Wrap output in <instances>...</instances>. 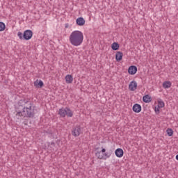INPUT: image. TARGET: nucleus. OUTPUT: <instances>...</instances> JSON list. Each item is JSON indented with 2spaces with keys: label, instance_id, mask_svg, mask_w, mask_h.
<instances>
[{
  "label": "nucleus",
  "instance_id": "obj_12",
  "mask_svg": "<svg viewBox=\"0 0 178 178\" xmlns=\"http://www.w3.org/2000/svg\"><path fill=\"white\" fill-rule=\"evenodd\" d=\"M122 59H123V52L117 51L115 54V60H117V62H120Z\"/></svg>",
  "mask_w": 178,
  "mask_h": 178
},
{
  "label": "nucleus",
  "instance_id": "obj_3",
  "mask_svg": "<svg viewBox=\"0 0 178 178\" xmlns=\"http://www.w3.org/2000/svg\"><path fill=\"white\" fill-rule=\"evenodd\" d=\"M27 104H29V100L21 99L18 102L17 106L15 107L16 116H19L22 118L23 114V111H24Z\"/></svg>",
  "mask_w": 178,
  "mask_h": 178
},
{
  "label": "nucleus",
  "instance_id": "obj_25",
  "mask_svg": "<svg viewBox=\"0 0 178 178\" xmlns=\"http://www.w3.org/2000/svg\"><path fill=\"white\" fill-rule=\"evenodd\" d=\"M175 159H177V161H178V154L176 155Z\"/></svg>",
  "mask_w": 178,
  "mask_h": 178
},
{
  "label": "nucleus",
  "instance_id": "obj_13",
  "mask_svg": "<svg viewBox=\"0 0 178 178\" xmlns=\"http://www.w3.org/2000/svg\"><path fill=\"white\" fill-rule=\"evenodd\" d=\"M34 86H35V87H37L38 88H42V87H44V82H42V81H41V80L38 81V79H37L34 82Z\"/></svg>",
  "mask_w": 178,
  "mask_h": 178
},
{
  "label": "nucleus",
  "instance_id": "obj_4",
  "mask_svg": "<svg viewBox=\"0 0 178 178\" xmlns=\"http://www.w3.org/2000/svg\"><path fill=\"white\" fill-rule=\"evenodd\" d=\"M111 155H112V152H106V149L103 147H102L101 151H97L95 152V156H97L98 159L106 160L108 158H111Z\"/></svg>",
  "mask_w": 178,
  "mask_h": 178
},
{
  "label": "nucleus",
  "instance_id": "obj_26",
  "mask_svg": "<svg viewBox=\"0 0 178 178\" xmlns=\"http://www.w3.org/2000/svg\"><path fill=\"white\" fill-rule=\"evenodd\" d=\"M97 149H98V147L95 149V151H97Z\"/></svg>",
  "mask_w": 178,
  "mask_h": 178
},
{
  "label": "nucleus",
  "instance_id": "obj_9",
  "mask_svg": "<svg viewBox=\"0 0 178 178\" xmlns=\"http://www.w3.org/2000/svg\"><path fill=\"white\" fill-rule=\"evenodd\" d=\"M115 154L117 158H122V156H123V155L124 154V152H123V149L122 148H118L115 151Z\"/></svg>",
  "mask_w": 178,
  "mask_h": 178
},
{
  "label": "nucleus",
  "instance_id": "obj_5",
  "mask_svg": "<svg viewBox=\"0 0 178 178\" xmlns=\"http://www.w3.org/2000/svg\"><path fill=\"white\" fill-rule=\"evenodd\" d=\"M17 37H19V40H25V41H29V40H31L33 38V31L27 29L24 31V33L19 31L17 33Z\"/></svg>",
  "mask_w": 178,
  "mask_h": 178
},
{
  "label": "nucleus",
  "instance_id": "obj_18",
  "mask_svg": "<svg viewBox=\"0 0 178 178\" xmlns=\"http://www.w3.org/2000/svg\"><path fill=\"white\" fill-rule=\"evenodd\" d=\"M66 116L67 118H72L73 116V111L68 107H66Z\"/></svg>",
  "mask_w": 178,
  "mask_h": 178
},
{
  "label": "nucleus",
  "instance_id": "obj_11",
  "mask_svg": "<svg viewBox=\"0 0 178 178\" xmlns=\"http://www.w3.org/2000/svg\"><path fill=\"white\" fill-rule=\"evenodd\" d=\"M76 23L77 26H84L86 24V19L84 18L80 17L76 19Z\"/></svg>",
  "mask_w": 178,
  "mask_h": 178
},
{
  "label": "nucleus",
  "instance_id": "obj_19",
  "mask_svg": "<svg viewBox=\"0 0 178 178\" xmlns=\"http://www.w3.org/2000/svg\"><path fill=\"white\" fill-rule=\"evenodd\" d=\"M119 43L118 42H113L111 44V49H113V51H118V49H119Z\"/></svg>",
  "mask_w": 178,
  "mask_h": 178
},
{
  "label": "nucleus",
  "instance_id": "obj_24",
  "mask_svg": "<svg viewBox=\"0 0 178 178\" xmlns=\"http://www.w3.org/2000/svg\"><path fill=\"white\" fill-rule=\"evenodd\" d=\"M51 145H52L53 147H55V143L51 142Z\"/></svg>",
  "mask_w": 178,
  "mask_h": 178
},
{
  "label": "nucleus",
  "instance_id": "obj_22",
  "mask_svg": "<svg viewBox=\"0 0 178 178\" xmlns=\"http://www.w3.org/2000/svg\"><path fill=\"white\" fill-rule=\"evenodd\" d=\"M6 29V26L5 25V23L0 22V31H3Z\"/></svg>",
  "mask_w": 178,
  "mask_h": 178
},
{
  "label": "nucleus",
  "instance_id": "obj_20",
  "mask_svg": "<svg viewBox=\"0 0 178 178\" xmlns=\"http://www.w3.org/2000/svg\"><path fill=\"white\" fill-rule=\"evenodd\" d=\"M166 132L169 137H172V136H173V129L168 128L167 129Z\"/></svg>",
  "mask_w": 178,
  "mask_h": 178
},
{
  "label": "nucleus",
  "instance_id": "obj_2",
  "mask_svg": "<svg viewBox=\"0 0 178 178\" xmlns=\"http://www.w3.org/2000/svg\"><path fill=\"white\" fill-rule=\"evenodd\" d=\"M35 116V106H33V102L29 101L24 110L22 111V117L33 118Z\"/></svg>",
  "mask_w": 178,
  "mask_h": 178
},
{
  "label": "nucleus",
  "instance_id": "obj_7",
  "mask_svg": "<svg viewBox=\"0 0 178 178\" xmlns=\"http://www.w3.org/2000/svg\"><path fill=\"white\" fill-rule=\"evenodd\" d=\"M129 90L130 91H136L137 90V82L136 81H132L129 85Z\"/></svg>",
  "mask_w": 178,
  "mask_h": 178
},
{
  "label": "nucleus",
  "instance_id": "obj_17",
  "mask_svg": "<svg viewBox=\"0 0 178 178\" xmlns=\"http://www.w3.org/2000/svg\"><path fill=\"white\" fill-rule=\"evenodd\" d=\"M172 87V82L169 81H164L163 83V88H170Z\"/></svg>",
  "mask_w": 178,
  "mask_h": 178
},
{
  "label": "nucleus",
  "instance_id": "obj_21",
  "mask_svg": "<svg viewBox=\"0 0 178 178\" xmlns=\"http://www.w3.org/2000/svg\"><path fill=\"white\" fill-rule=\"evenodd\" d=\"M157 106H159V108H163V106H165V102L162 100H159Z\"/></svg>",
  "mask_w": 178,
  "mask_h": 178
},
{
  "label": "nucleus",
  "instance_id": "obj_6",
  "mask_svg": "<svg viewBox=\"0 0 178 178\" xmlns=\"http://www.w3.org/2000/svg\"><path fill=\"white\" fill-rule=\"evenodd\" d=\"M71 134L73 137H79L81 134V127L80 125H76L72 129Z\"/></svg>",
  "mask_w": 178,
  "mask_h": 178
},
{
  "label": "nucleus",
  "instance_id": "obj_10",
  "mask_svg": "<svg viewBox=\"0 0 178 178\" xmlns=\"http://www.w3.org/2000/svg\"><path fill=\"white\" fill-rule=\"evenodd\" d=\"M141 109H142L141 105L138 104H135L132 107V111H134V112H135L136 113H140V112L141 111Z\"/></svg>",
  "mask_w": 178,
  "mask_h": 178
},
{
  "label": "nucleus",
  "instance_id": "obj_8",
  "mask_svg": "<svg viewBox=\"0 0 178 178\" xmlns=\"http://www.w3.org/2000/svg\"><path fill=\"white\" fill-rule=\"evenodd\" d=\"M129 74H131L132 76L137 73V67L135 65H131L128 69Z\"/></svg>",
  "mask_w": 178,
  "mask_h": 178
},
{
  "label": "nucleus",
  "instance_id": "obj_23",
  "mask_svg": "<svg viewBox=\"0 0 178 178\" xmlns=\"http://www.w3.org/2000/svg\"><path fill=\"white\" fill-rule=\"evenodd\" d=\"M160 108L159 106L155 107L154 111L157 115L160 113Z\"/></svg>",
  "mask_w": 178,
  "mask_h": 178
},
{
  "label": "nucleus",
  "instance_id": "obj_14",
  "mask_svg": "<svg viewBox=\"0 0 178 178\" xmlns=\"http://www.w3.org/2000/svg\"><path fill=\"white\" fill-rule=\"evenodd\" d=\"M58 115H60V118H65L66 117V107L61 108L58 110Z\"/></svg>",
  "mask_w": 178,
  "mask_h": 178
},
{
  "label": "nucleus",
  "instance_id": "obj_1",
  "mask_svg": "<svg viewBox=\"0 0 178 178\" xmlns=\"http://www.w3.org/2000/svg\"><path fill=\"white\" fill-rule=\"evenodd\" d=\"M69 40L71 45H73L74 47H80V45L83 44L84 35H83V32L80 31H74L70 34Z\"/></svg>",
  "mask_w": 178,
  "mask_h": 178
},
{
  "label": "nucleus",
  "instance_id": "obj_16",
  "mask_svg": "<svg viewBox=\"0 0 178 178\" xmlns=\"http://www.w3.org/2000/svg\"><path fill=\"white\" fill-rule=\"evenodd\" d=\"M65 81L67 84H71V83H73V76L68 74L65 76Z\"/></svg>",
  "mask_w": 178,
  "mask_h": 178
},
{
  "label": "nucleus",
  "instance_id": "obj_15",
  "mask_svg": "<svg viewBox=\"0 0 178 178\" xmlns=\"http://www.w3.org/2000/svg\"><path fill=\"white\" fill-rule=\"evenodd\" d=\"M143 101L145 104H149V102H151L152 101V99L149 97V95H146L143 96Z\"/></svg>",
  "mask_w": 178,
  "mask_h": 178
}]
</instances>
